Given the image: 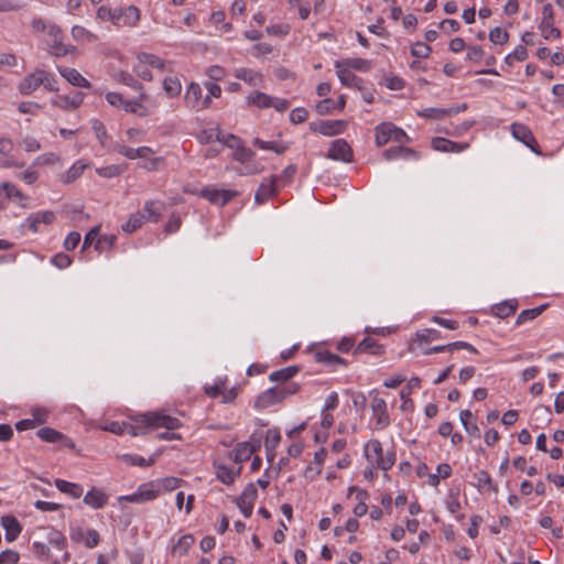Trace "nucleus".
<instances>
[{
  "instance_id": "obj_15",
  "label": "nucleus",
  "mask_w": 564,
  "mask_h": 564,
  "mask_svg": "<svg viewBox=\"0 0 564 564\" xmlns=\"http://www.w3.org/2000/svg\"><path fill=\"white\" fill-rule=\"evenodd\" d=\"M37 436L47 443H61L63 446L68 448H74V442L65 436L63 433L52 429V427H42L37 431Z\"/></svg>"
},
{
  "instance_id": "obj_26",
  "label": "nucleus",
  "mask_w": 564,
  "mask_h": 564,
  "mask_svg": "<svg viewBox=\"0 0 564 564\" xmlns=\"http://www.w3.org/2000/svg\"><path fill=\"white\" fill-rule=\"evenodd\" d=\"M1 524L6 530V539L8 542L14 541L21 533V525L14 517H2Z\"/></svg>"
},
{
  "instance_id": "obj_49",
  "label": "nucleus",
  "mask_w": 564,
  "mask_h": 564,
  "mask_svg": "<svg viewBox=\"0 0 564 564\" xmlns=\"http://www.w3.org/2000/svg\"><path fill=\"white\" fill-rule=\"evenodd\" d=\"M508 39H509L508 32L506 30L501 29V28H498V26L494 28L489 32V40L494 44L502 45V44L508 42Z\"/></svg>"
},
{
  "instance_id": "obj_55",
  "label": "nucleus",
  "mask_w": 564,
  "mask_h": 564,
  "mask_svg": "<svg viewBox=\"0 0 564 564\" xmlns=\"http://www.w3.org/2000/svg\"><path fill=\"white\" fill-rule=\"evenodd\" d=\"M431 52L432 47L423 42H416L411 48V54L415 57H427Z\"/></svg>"
},
{
  "instance_id": "obj_53",
  "label": "nucleus",
  "mask_w": 564,
  "mask_h": 564,
  "mask_svg": "<svg viewBox=\"0 0 564 564\" xmlns=\"http://www.w3.org/2000/svg\"><path fill=\"white\" fill-rule=\"evenodd\" d=\"M91 124H93V129L95 131L96 138L98 139V141L100 142V144L102 147H106V140H107L108 134H107L105 124L99 120H94Z\"/></svg>"
},
{
  "instance_id": "obj_54",
  "label": "nucleus",
  "mask_w": 564,
  "mask_h": 564,
  "mask_svg": "<svg viewBox=\"0 0 564 564\" xmlns=\"http://www.w3.org/2000/svg\"><path fill=\"white\" fill-rule=\"evenodd\" d=\"M447 115L444 108H426L419 112V116L427 119H442Z\"/></svg>"
},
{
  "instance_id": "obj_27",
  "label": "nucleus",
  "mask_w": 564,
  "mask_h": 564,
  "mask_svg": "<svg viewBox=\"0 0 564 564\" xmlns=\"http://www.w3.org/2000/svg\"><path fill=\"white\" fill-rule=\"evenodd\" d=\"M517 307H518L517 300H514V299L506 300V301L492 306L491 313L499 318H506V317L514 314L517 311Z\"/></svg>"
},
{
  "instance_id": "obj_35",
  "label": "nucleus",
  "mask_w": 564,
  "mask_h": 564,
  "mask_svg": "<svg viewBox=\"0 0 564 564\" xmlns=\"http://www.w3.org/2000/svg\"><path fill=\"white\" fill-rule=\"evenodd\" d=\"M82 101V95L76 94L74 97L58 96L53 104L62 109H76Z\"/></svg>"
},
{
  "instance_id": "obj_56",
  "label": "nucleus",
  "mask_w": 564,
  "mask_h": 564,
  "mask_svg": "<svg viewBox=\"0 0 564 564\" xmlns=\"http://www.w3.org/2000/svg\"><path fill=\"white\" fill-rule=\"evenodd\" d=\"M19 560V553L13 550H6L0 553V564H17Z\"/></svg>"
},
{
  "instance_id": "obj_14",
  "label": "nucleus",
  "mask_w": 564,
  "mask_h": 564,
  "mask_svg": "<svg viewBox=\"0 0 564 564\" xmlns=\"http://www.w3.org/2000/svg\"><path fill=\"white\" fill-rule=\"evenodd\" d=\"M336 74L344 86L361 88L362 79L356 76L343 62H335Z\"/></svg>"
},
{
  "instance_id": "obj_11",
  "label": "nucleus",
  "mask_w": 564,
  "mask_h": 564,
  "mask_svg": "<svg viewBox=\"0 0 564 564\" xmlns=\"http://www.w3.org/2000/svg\"><path fill=\"white\" fill-rule=\"evenodd\" d=\"M511 133L513 138L521 141L528 148H530L533 152L540 153L538 150L539 145L536 140L532 133V131L523 123H512L511 124Z\"/></svg>"
},
{
  "instance_id": "obj_48",
  "label": "nucleus",
  "mask_w": 564,
  "mask_h": 564,
  "mask_svg": "<svg viewBox=\"0 0 564 564\" xmlns=\"http://www.w3.org/2000/svg\"><path fill=\"white\" fill-rule=\"evenodd\" d=\"M341 62L350 69L352 68L360 72H367L370 69V62L364 58H347Z\"/></svg>"
},
{
  "instance_id": "obj_41",
  "label": "nucleus",
  "mask_w": 564,
  "mask_h": 564,
  "mask_svg": "<svg viewBox=\"0 0 564 564\" xmlns=\"http://www.w3.org/2000/svg\"><path fill=\"white\" fill-rule=\"evenodd\" d=\"M86 167H87V164H85L80 161L74 163L68 169V171L63 175V182L67 183V184L74 182L77 177H79L84 173Z\"/></svg>"
},
{
  "instance_id": "obj_40",
  "label": "nucleus",
  "mask_w": 564,
  "mask_h": 564,
  "mask_svg": "<svg viewBox=\"0 0 564 564\" xmlns=\"http://www.w3.org/2000/svg\"><path fill=\"white\" fill-rule=\"evenodd\" d=\"M299 367L296 366H290L280 370H276L270 375L271 381H281L285 382L293 378L299 372Z\"/></svg>"
},
{
  "instance_id": "obj_45",
  "label": "nucleus",
  "mask_w": 564,
  "mask_h": 564,
  "mask_svg": "<svg viewBox=\"0 0 564 564\" xmlns=\"http://www.w3.org/2000/svg\"><path fill=\"white\" fill-rule=\"evenodd\" d=\"M163 89L170 97H176L182 90V85L177 78L166 77L163 80Z\"/></svg>"
},
{
  "instance_id": "obj_19",
  "label": "nucleus",
  "mask_w": 564,
  "mask_h": 564,
  "mask_svg": "<svg viewBox=\"0 0 564 564\" xmlns=\"http://www.w3.org/2000/svg\"><path fill=\"white\" fill-rule=\"evenodd\" d=\"M315 359L317 362L325 365L332 370H336L338 367H346L347 362L344 358L328 351V350H319L315 354Z\"/></svg>"
},
{
  "instance_id": "obj_33",
  "label": "nucleus",
  "mask_w": 564,
  "mask_h": 564,
  "mask_svg": "<svg viewBox=\"0 0 564 564\" xmlns=\"http://www.w3.org/2000/svg\"><path fill=\"white\" fill-rule=\"evenodd\" d=\"M194 541L195 539L192 534L182 535L173 546L172 554L180 557L186 555L191 546L194 544Z\"/></svg>"
},
{
  "instance_id": "obj_2",
  "label": "nucleus",
  "mask_w": 564,
  "mask_h": 564,
  "mask_svg": "<svg viewBox=\"0 0 564 564\" xmlns=\"http://www.w3.org/2000/svg\"><path fill=\"white\" fill-rule=\"evenodd\" d=\"M296 391L297 386L294 383L284 387L270 388L258 397L256 404L259 408H268L281 402L286 397L294 394Z\"/></svg>"
},
{
  "instance_id": "obj_38",
  "label": "nucleus",
  "mask_w": 564,
  "mask_h": 564,
  "mask_svg": "<svg viewBox=\"0 0 564 564\" xmlns=\"http://www.w3.org/2000/svg\"><path fill=\"white\" fill-rule=\"evenodd\" d=\"M357 491L356 498L359 500V502L354 508V513L356 517H362L367 513L368 507L365 502V500L368 498V494L366 490H357L355 486H351L349 488V492Z\"/></svg>"
},
{
  "instance_id": "obj_4",
  "label": "nucleus",
  "mask_w": 564,
  "mask_h": 564,
  "mask_svg": "<svg viewBox=\"0 0 564 564\" xmlns=\"http://www.w3.org/2000/svg\"><path fill=\"white\" fill-rule=\"evenodd\" d=\"M185 105L195 110L206 109L210 106L209 96L202 98V88L196 83H191L184 96Z\"/></svg>"
},
{
  "instance_id": "obj_16",
  "label": "nucleus",
  "mask_w": 564,
  "mask_h": 564,
  "mask_svg": "<svg viewBox=\"0 0 564 564\" xmlns=\"http://www.w3.org/2000/svg\"><path fill=\"white\" fill-rule=\"evenodd\" d=\"M137 423L138 424L110 422L104 427V430L115 433V434L128 433L131 436L143 435L144 434L143 424H141L139 422H137Z\"/></svg>"
},
{
  "instance_id": "obj_23",
  "label": "nucleus",
  "mask_w": 564,
  "mask_h": 564,
  "mask_svg": "<svg viewBox=\"0 0 564 564\" xmlns=\"http://www.w3.org/2000/svg\"><path fill=\"white\" fill-rule=\"evenodd\" d=\"M361 352H369L375 356H380L384 352V347L378 344L376 339L371 337H366L358 344V346L354 350L355 355Z\"/></svg>"
},
{
  "instance_id": "obj_29",
  "label": "nucleus",
  "mask_w": 564,
  "mask_h": 564,
  "mask_svg": "<svg viewBox=\"0 0 564 564\" xmlns=\"http://www.w3.org/2000/svg\"><path fill=\"white\" fill-rule=\"evenodd\" d=\"M365 456L373 466L383 456L382 445L378 440H370L365 445Z\"/></svg>"
},
{
  "instance_id": "obj_30",
  "label": "nucleus",
  "mask_w": 564,
  "mask_h": 564,
  "mask_svg": "<svg viewBox=\"0 0 564 564\" xmlns=\"http://www.w3.org/2000/svg\"><path fill=\"white\" fill-rule=\"evenodd\" d=\"M235 77L252 86L261 85L263 80L262 75L260 73H257L250 68L245 67L237 68L235 70Z\"/></svg>"
},
{
  "instance_id": "obj_36",
  "label": "nucleus",
  "mask_w": 564,
  "mask_h": 564,
  "mask_svg": "<svg viewBox=\"0 0 564 564\" xmlns=\"http://www.w3.org/2000/svg\"><path fill=\"white\" fill-rule=\"evenodd\" d=\"M256 452V446L248 443V442H245V443H239L237 445V448L235 451V462L236 463H242V462H246L248 460L251 455Z\"/></svg>"
},
{
  "instance_id": "obj_57",
  "label": "nucleus",
  "mask_w": 564,
  "mask_h": 564,
  "mask_svg": "<svg viewBox=\"0 0 564 564\" xmlns=\"http://www.w3.org/2000/svg\"><path fill=\"white\" fill-rule=\"evenodd\" d=\"M51 261L58 269H66L72 264L70 257L63 252L55 254Z\"/></svg>"
},
{
  "instance_id": "obj_59",
  "label": "nucleus",
  "mask_w": 564,
  "mask_h": 564,
  "mask_svg": "<svg viewBox=\"0 0 564 564\" xmlns=\"http://www.w3.org/2000/svg\"><path fill=\"white\" fill-rule=\"evenodd\" d=\"M42 79H43L42 86H44L47 90H50V91L58 90L57 82L53 75L48 74L45 70H42Z\"/></svg>"
},
{
  "instance_id": "obj_3",
  "label": "nucleus",
  "mask_w": 564,
  "mask_h": 564,
  "mask_svg": "<svg viewBox=\"0 0 564 564\" xmlns=\"http://www.w3.org/2000/svg\"><path fill=\"white\" fill-rule=\"evenodd\" d=\"M389 141L404 143L409 142L410 139L402 129L392 123H381L376 128V143L378 147H382Z\"/></svg>"
},
{
  "instance_id": "obj_28",
  "label": "nucleus",
  "mask_w": 564,
  "mask_h": 564,
  "mask_svg": "<svg viewBox=\"0 0 564 564\" xmlns=\"http://www.w3.org/2000/svg\"><path fill=\"white\" fill-rule=\"evenodd\" d=\"M275 181L276 177L274 176L270 181L261 183L254 195V200L257 204H263L272 195L275 194Z\"/></svg>"
},
{
  "instance_id": "obj_58",
  "label": "nucleus",
  "mask_w": 564,
  "mask_h": 564,
  "mask_svg": "<svg viewBox=\"0 0 564 564\" xmlns=\"http://www.w3.org/2000/svg\"><path fill=\"white\" fill-rule=\"evenodd\" d=\"M19 111L21 113H28V115H37L39 110L41 109V106L36 102L32 101H23L18 107Z\"/></svg>"
},
{
  "instance_id": "obj_12",
  "label": "nucleus",
  "mask_w": 564,
  "mask_h": 564,
  "mask_svg": "<svg viewBox=\"0 0 564 564\" xmlns=\"http://www.w3.org/2000/svg\"><path fill=\"white\" fill-rule=\"evenodd\" d=\"M70 539L77 543L83 542L86 547L93 549L98 545L100 535L94 529L84 530L82 528H75L70 531Z\"/></svg>"
},
{
  "instance_id": "obj_5",
  "label": "nucleus",
  "mask_w": 564,
  "mask_h": 564,
  "mask_svg": "<svg viewBox=\"0 0 564 564\" xmlns=\"http://www.w3.org/2000/svg\"><path fill=\"white\" fill-rule=\"evenodd\" d=\"M200 195L212 204L224 206L238 195L237 191L218 189L215 187H205L200 191Z\"/></svg>"
},
{
  "instance_id": "obj_7",
  "label": "nucleus",
  "mask_w": 564,
  "mask_h": 564,
  "mask_svg": "<svg viewBox=\"0 0 564 564\" xmlns=\"http://www.w3.org/2000/svg\"><path fill=\"white\" fill-rule=\"evenodd\" d=\"M345 128L346 122L344 120H321L310 123V129L312 131L328 137L341 133Z\"/></svg>"
},
{
  "instance_id": "obj_52",
  "label": "nucleus",
  "mask_w": 564,
  "mask_h": 564,
  "mask_svg": "<svg viewBox=\"0 0 564 564\" xmlns=\"http://www.w3.org/2000/svg\"><path fill=\"white\" fill-rule=\"evenodd\" d=\"M395 463V454L393 452H388L377 462L375 465L376 468L388 470L390 469Z\"/></svg>"
},
{
  "instance_id": "obj_34",
  "label": "nucleus",
  "mask_w": 564,
  "mask_h": 564,
  "mask_svg": "<svg viewBox=\"0 0 564 564\" xmlns=\"http://www.w3.org/2000/svg\"><path fill=\"white\" fill-rule=\"evenodd\" d=\"M55 486L59 491L67 494L73 498H79L83 495V488L74 482H69L63 479H56Z\"/></svg>"
},
{
  "instance_id": "obj_1",
  "label": "nucleus",
  "mask_w": 564,
  "mask_h": 564,
  "mask_svg": "<svg viewBox=\"0 0 564 564\" xmlns=\"http://www.w3.org/2000/svg\"><path fill=\"white\" fill-rule=\"evenodd\" d=\"M135 422L143 424L144 434L147 433L148 429L155 430L159 427H165L167 432L160 433L158 435L160 440L180 438L175 433L172 432L181 426L180 420L165 414L164 412L158 411L140 414L135 417Z\"/></svg>"
},
{
  "instance_id": "obj_64",
  "label": "nucleus",
  "mask_w": 564,
  "mask_h": 564,
  "mask_svg": "<svg viewBox=\"0 0 564 564\" xmlns=\"http://www.w3.org/2000/svg\"><path fill=\"white\" fill-rule=\"evenodd\" d=\"M32 550L37 557L48 558L50 556V547L43 542H33Z\"/></svg>"
},
{
  "instance_id": "obj_17",
  "label": "nucleus",
  "mask_w": 564,
  "mask_h": 564,
  "mask_svg": "<svg viewBox=\"0 0 564 564\" xmlns=\"http://www.w3.org/2000/svg\"><path fill=\"white\" fill-rule=\"evenodd\" d=\"M42 69H37L26 75L18 86L19 91L24 95H31L40 86H42Z\"/></svg>"
},
{
  "instance_id": "obj_63",
  "label": "nucleus",
  "mask_w": 564,
  "mask_h": 564,
  "mask_svg": "<svg viewBox=\"0 0 564 564\" xmlns=\"http://www.w3.org/2000/svg\"><path fill=\"white\" fill-rule=\"evenodd\" d=\"M308 112L305 108H295L290 113V120L292 123H301L306 120Z\"/></svg>"
},
{
  "instance_id": "obj_10",
  "label": "nucleus",
  "mask_w": 564,
  "mask_h": 564,
  "mask_svg": "<svg viewBox=\"0 0 564 564\" xmlns=\"http://www.w3.org/2000/svg\"><path fill=\"white\" fill-rule=\"evenodd\" d=\"M327 156L335 161L350 162L352 150L346 140L337 139L330 143Z\"/></svg>"
},
{
  "instance_id": "obj_37",
  "label": "nucleus",
  "mask_w": 564,
  "mask_h": 564,
  "mask_svg": "<svg viewBox=\"0 0 564 564\" xmlns=\"http://www.w3.org/2000/svg\"><path fill=\"white\" fill-rule=\"evenodd\" d=\"M281 440L280 433L276 430H268L265 440H264V446L268 452V459L271 460L273 457V451L279 445Z\"/></svg>"
},
{
  "instance_id": "obj_22",
  "label": "nucleus",
  "mask_w": 564,
  "mask_h": 564,
  "mask_svg": "<svg viewBox=\"0 0 564 564\" xmlns=\"http://www.w3.org/2000/svg\"><path fill=\"white\" fill-rule=\"evenodd\" d=\"M54 219H55V214L51 210H45V212H37L34 214H31L26 220L29 223V228L33 232H37L40 224L50 225L54 221Z\"/></svg>"
},
{
  "instance_id": "obj_21",
  "label": "nucleus",
  "mask_w": 564,
  "mask_h": 564,
  "mask_svg": "<svg viewBox=\"0 0 564 564\" xmlns=\"http://www.w3.org/2000/svg\"><path fill=\"white\" fill-rule=\"evenodd\" d=\"M137 58L140 64L150 65L162 72L170 70L171 63L154 54L142 52L137 55Z\"/></svg>"
},
{
  "instance_id": "obj_31",
  "label": "nucleus",
  "mask_w": 564,
  "mask_h": 564,
  "mask_svg": "<svg viewBox=\"0 0 564 564\" xmlns=\"http://www.w3.org/2000/svg\"><path fill=\"white\" fill-rule=\"evenodd\" d=\"M163 203L159 200H148L144 203L142 213L147 216V221L158 223L161 217Z\"/></svg>"
},
{
  "instance_id": "obj_60",
  "label": "nucleus",
  "mask_w": 564,
  "mask_h": 564,
  "mask_svg": "<svg viewBox=\"0 0 564 564\" xmlns=\"http://www.w3.org/2000/svg\"><path fill=\"white\" fill-rule=\"evenodd\" d=\"M315 108L317 113L324 116L329 113L333 109H335V101L330 98H326L319 101Z\"/></svg>"
},
{
  "instance_id": "obj_6",
  "label": "nucleus",
  "mask_w": 564,
  "mask_h": 564,
  "mask_svg": "<svg viewBox=\"0 0 564 564\" xmlns=\"http://www.w3.org/2000/svg\"><path fill=\"white\" fill-rule=\"evenodd\" d=\"M159 495V490L155 489L152 482L142 484L139 486L138 490L128 496H122L119 499L124 500L132 503H143L145 501L154 500Z\"/></svg>"
},
{
  "instance_id": "obj_9",
  "label": "nucleus",
  "mask_w": 564,
  "mask_h": 564,
  "mask_svg": "<svg viewBox=\"0 0 564 564\" xmlns=\"http://www.w3.org/2000/svg\"><path fill=\"white\" fill-rule=\"evenodd\" d=\"M258 497L257 488L249 484L237 498V506L246 518L252 514L253 503Z\"/></svg>"
},
{
  "instance_id": "obj_43",
  "label": "nucleus",
  "mask_w": 564,
  "mask_h": 564,
  "mask_svg": "<svg viewBox=\"0 0 564 564\" xmlns=\"http://www.w3.org/2000/svg\"><path fill=\"white\" fill-rule=\"evenodd\" d=\"M59 33H61V30L58 26H52L50 29V34H52L54 36V44L52 45L51 52L55 56H65L70 52V50L57 41V35Z\"/></svg>"
},
{
  "instance_id": "obj_42",
  "label": "nucleus",
  "mask_w": 564,
  "mask_h": 564,
  "mask_svg": "<svg viewBox=\"0 0 564 564\" xmlns=\"http://www.w3.org/2000/svg\"><path fill=\"white\" fill-rule=\"evenodd\" d=\"M248 105H253L259 108L271 107V97L261 91H254L247 98Z\"/></svg>"
},
{
  "instance_id": "obj_39",
  "label": "nucleus",
  "mask_w": 564,
  "mask_h": 564,
  "mask_svg": "<svg viewBox=\"0 0 564 564\" xmlns=\"http://www.w3.org/2000/svg\"><path fill=\"white\" fill-rule=\"evenodd\" d=\"M547 307V304H542L538 307L530 308V310H523L517 317L516 324L521 325L528 321H532L536 318L539 315H541L544 310Z\"/></svg>"
},
{
  "instance_id": "obj_62",
  "label": "nucleus",
  "mask_w": 564,
  "mask_h": 564,
  "mask_svg": "<svg viewBox=\"0 0 564 564\" xmlns=\"http://www.w3.org/2000/svg\"><path fill=\"white\" fill-rule=\"evenodd\" d=\"M72 36L77 41H79V40L91 41V39H93V34L80 25H75L72 28Z\"/></svg>"
},
{
  "instance_id": "obj_24",
  "label": "nucleus",
  "mask_w": 564,
  "mask_h": 564,
  "mask_svg": "<svg viewBox=\"0 0 564 564\" xmlns=\"http://www.w3.org/2000/svg\"><path fill=\"white\" fill-rule=\"evenodd\" d=\"M107 501L108 496L102 490L97 488H93L84 497V502L94 509L102 508Z\"/></svg>"
},
{
  "instance_id": "obj_32",
  "label": "nucleus",
  "mask_w": 564,
  "mask_h": 564,
  "mask_svg": "<svg viewBox=\"0 0 564 564\" xmlns=\"http://www.w3.org/2000/svg\"><path fill=\"white\" fill-rule=\"evenodd\" d=\"M147 221V216L141 210L131 214L127 223L121 228L124 232L132 234L138 230Z\"/></svg>"
},
{
  "instance_id": "obj_61",
  "label": "nucleus",
  "mask_w": 564,
  "mask_h": 564,
  "mask_svg": "<svg viewBox=\"0 0 564 564\" xmlns=\"http://www.w3.org/2000/svg\"><path fill=\"white\" fill-rule=\"evenodd\" d=\"M80 242V234L77 231H72L67 235L64 240V248L66 250H74L78 243Z\"/></svg>"
},
{
  "instance_id": "obj_46",
  "label": "nucleus",
  "mask_w": 564,
  "mask_h": 564,
  "mask_svg": "<svg viewBox=\"0 0 564 564\" xmlns=\"http://www.w3.org/2000/svg\"><path fill=\"white\" fill-rule=\"evenodd\" d=\"M528 57V51L523 45H518L514 51L510 54H508L505 58V62L512 66L516 61L522 62L527 59Z\"/></svg>"
},
{
  "instance_id": "obj_8",
  "label": "nucleus",
  "mask_w": 564,
  "mask_h": 564,
  "mask_svg": "<svg viewBox=\"0 0 564 564\" xmlns=\"http://www.w3.org/2000/svg\"><path fill=\"white\" fill-rule=\"evenodd\" d=\"M139 20L140 11L134 6L115 10L113 24L117 26H134Z\"/></svg>"
},
{
  "instance_id": "obj_13",
  "label": "nucleus",
  "mask_w": 564,
  "mask_h": 564,
  "mask_svg": "<svg viewBox=\"0 0 564 564\" xmlns=\"http://www.w3.org/2000/svg\"><path fill=\"white\" fill-rule=\"evenodd\" d=\"M543 18L540 24V29L544 39H550L551 36L560 37L561 31L553 25V8L551 3H546L543 7Z\"/></svg>"
},
{
  "instance_id": "obj_18",
  "label": "nucleus",
  "mask_w": 564,
  "mask_h": 564,
  "mask_svg": "<svg viewBox=\"0 0 564 564\" xmlns=\"http://www.w3.org/2000/svg\"><path fill=\"white\" fill-rule=\"evenodd\" d=\"M372 414L376 419L378 429H384L389 425V415L387 413V403L381 398H375L371 403Z\"/></svg>"
},
{
  "instance_id": "obj_51",
  "label": "nucleus",
  "mask_w": 564,
  "mask_h": 564,
  "mask_svg": "<svg viewBox=\"0 0 564 564\" xmlns=\"http://www.w3.org/2000/svg\"><path fill=\"white\" fill-rule=\"evenodd\" d=\"M122 167L120 165H108V166H104V167H98L96 170L97 174L102 176V177H107V178H111V177H116L118 175H120L122 173Z\"/></svg>"
},
{
  "instance_id": "obj_20",
  "label": "nucleus",
  "mask_w": 564,
  "mask_h": 564,
  "mask_svg": "<svg viewBox=\"0 0 564 564\" xmlns=\"http://www.w3.org/2000/svg\"><path fill=\"white\" fill-rule=\"evenodd\" d=\"M433 149L441 152H462L468 148L467 143H457L445 138H434L432 140Z\"/></svg>"
},
{
  "instance_id": "obj_47",
  "label": "nucleus",
  "mask_w": 564,
  "mask_h": 564,
  "mask_svg": "<svg viewBox=\"0 0 564 564\" xmlns=\"http://www.w3.org/2000/svg\"><path fill=\"white\" fill-rule=\"evenodd\" d=\"M237 474H239V470L235 473L231 468L227 466H219L216 471L217 478L226 485H230L234 482Z\"/></svg>"
},
{
  "instance_id": "obj_25",
  "label": "nucleus",
  "mask_w": 564,
  "mask_h": 564,
  "mask_svg": "<svg viewBox=\"0 0 564 564\" xmlns=\"http://www.w3.org/2000/svg\"><path fill=\"white\" fill-rule=\"evenodd\" d=\"M61 75L72 85L77 87H90L89 82L80 75L75 68L63 67L58 68Z\"/></svg>"
},
{
  "instance_id": "obj_44",
  "label": "nucleus",
  "mask_w": 564,
  "mask_h": 564,
  "mask_svg": "<svg viewBox=\"0 0 564 564\" xmlns=\"http://www.w3.org/2000/svg\"><path fill=\"white\" fill-rule=\"evenodd\" d=\"M475 477L477 479V484L480 489H487V490H490L494 492L498 491L497 486L494 484L490 475L486 470H479L475 475Z\"/></svg>"
},
{
  "instance_id": "obj_50",
  "label": "nucleus",
  "mask_w": 564,
  "mask_h": 564,
  "mask_svg": "<svg viewBox=\"0 0 564 564\" xmlns=\"http://www.w3.org/2000/svg\"><path fill=\"white\" fill-rule=\"evenodd\" d=\"M7 189H8L7 192L9 194L10 200L11 199L15 200L22 207L26 206V204L24 203L28 199L26 196L20 189H18L14 184L8 182Z\"/></svg>"
}]
</instances>
